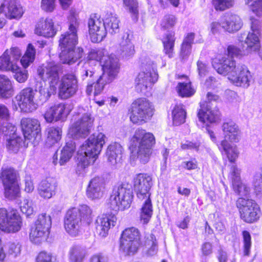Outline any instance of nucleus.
<instances>
[{"label":"nucleus","instance_id":"39","mask_svg":"<svg viewBox=\"0 0 262 262\" xmlns=\"http://www.w3.org/2000/svg\"><path fill=\"white\" fill-rule=\"evenodd\" d=\"M145 247L146 249L145 255L147 256H153L157 253L158 244L155 236L151 233L145 236Z\"/></svg>","mask_w":262,"mask_h":262},{"label":"nucleus","instance_id":"57","mask_svg":"<svg viewBox=\"0 0 262 262\" xmlns=\"http://www.w3.org/2000/svg\"><path fill=\"white\" fill-rule=\"evenodd\" d=\"M94 63L91 61H85L81 70V76L83 80L86 77H92L94 74Z\"/></svg>","mask_w":262,"mask_h":262},{"label":"nucleus","instance_id":"30","mask_svg":"<svg viewBox=\"0 0 262 262\" xmlns=\"http://www.w3.org/2000/svg\"><path fill=\"white\" fill-rule=\"evenodd\" d=\"M102 19L106 33L108 31L114 34L119 31L120 21L116 13L112 11H105L103 15Z\"/></svg>","mask_w":262,"mask_h":262},{"label":"nucleus","instance_id":"59","mask_svg":"<svg viewBox=\"0 0 262 262\" xmlns=\"http://www.w3.org/2000/svg\"><path fill=\"white\" fill-rule=\"evenodd\" d=\"M11 71L14 73V77L19 83L25 82L28 78V71L25 69H21L17 66L16 69Z\"/></svg>","mask_w":262,"mask_h":262},{"label":"nucleus","instance_id":"51","mask_svg":"<svg viewBox=\"0 0 262 262\" xmlns=\"http://www.w3.org/2000/svg\"><path fill=\"white\" fill-rule=\"evenodd\" d=\"M78 210V216L81 218V222L83 221L86 224H89L92 221V210L86 205H81Z\"/></svg>","mask_w":262,"mask_h":262},{"label":"nucleus","instance_id":"8","mask_svg":"<svg viewBox=\"0 0 262 262\" xmlns=\"http://www.w3.org/2000/svg\"><path fill=\"white\" fill-rule=\"evenodd\" d=\"M213 141L220 142L221 147L225 151L229 160L234 162L238 157V152L235 146H232L228 142H237L239 140L237 132H208Z\"/></svg>","mask_w":262,"mask_h":262},{"label":"nucleus","instance_id":"5","mask_svg":"<svg viewBox=\"0 0 262 262\" xmlns=\"http://www.w3.org/2000/svg\"><path fill=\"white\" fill-rule=\"evenodd\" d=\"M60 71V66L54 61L47 62L38 68L37 74L39 77L43 81H49L48 88L43 86L42 83H39L38 88H36L35 91H38L40 94L39 98L41 101L46 102L52 95L56 93L59 81Z\"/></svg>","mask_w":262,"mask_h":262},{"label":"nucleus","instance_id":"64","mask_svg":"<svg viewBox=\"0 0 262 262\" xmlns=\"http://www.w3.org/2000/svg\"><path fill=\"white\" fill-rule=\"evenodd\" d=\"M55 257L50 252L41 251L36 257V262H54Z\"/></svg>","mask_w":262,"mask_h":262},{"label":"nucleus","instance_id":"40","mask_svg":"<svg viewBox=\"0 0 262 262\" xmlns=\"http://www.w3.org/2000/svg\"><path fill=\"white\" fill-rule=\"evenodd\" d=\"M186 113L181 104L176 105L172 110L173 124L179 125L185 121Z\"/></svg>","mask_w":262,"mask_h":262},{"label":"nucleus","instance_id":"12","mask_svg":"<svg viewBox=\"0 0 262 262\" xmlns=\"http://www.w3.org/2000/svg\"><path fill=\"white\" fill-rule=\"evenodd\" d=\"M141 245L140 233L135 227L125 229L121 234L120 248L127 255H133Z\"/></svg>","mask_w":262,"mask_h":262},{"label":"nucleus","instance_id":"42","mask_svg":"<svg viewBox=\"0 0 262 262\" xmlns=\"http://www.w3.org/2000/svg\"><path fill=\"white\" fill-rule=\"evenodd\" d=\"M141 209L140 219L144 224L148 222L152 214V206L150 197L144 199Z\"/></svg>","mask_w":262,"mask_h":262},{"label":"nucleus","instance_id":"63","mask_svg":"<svg viewBox=\"0 0 262 262\" xmlns=\"http://www.w3.org/2000/svg\"><path fill=\"white\" fill-rule=\"evenodd\" d=\"M4 246L5 249H8L9 254L16 256L20 252V245L18 243L9 242L4 244Z\"/></svg>","mask_w":262,"mask_h":262},{"label":"nucleus","instance_id":"36","mask_svg":"<svg viewBox=\"0 0 262 262\" xmlns=\"http://www.w3.org/2000/svg\"><path fill=\"white\" fill-rule=\"evenodd\" d=\"M10 114L7 107L0 104V131H16V126L9 121Z\"/></svg>","mask_w":262,"mask_h":262},{"label":"nucleus","instance_id":"7","mask_svg":"<svg viewBox=\"0 0 262 262\" xmlns=\"http://www.w3.org/2000/svg\"><path fill=\"white\" fill-rule=\"evenodd\" d=\"M133 196L131 185L122 184L113 189L108 205L115 211L124 210L130 207Z\"/></svg>","mask_w":262,"mask_h":262},{"label":"nucleus","instance_id":"41","mask_svg":"<svg viewBox=\"0 0 262 262\" xmlns=\"http://www.w3.org/2000/svg\"><path fill=\"white\" fill-rule=\"evenodd\" d=\"M194 35V33H189L187 34L184 39L181 48V56L184 59L187 58L191 53Z\"/></svg>","mask_w":262,"mask_h":262},{"label":"nucleus","instance_id":"19","mask_svg":"<svg viewBox=\"0 0 262 262\" xmlns=\"http://www.w3.org/2000/svg\"><path fill=\"white\" fill-rule=\"evenodd\" d=\"M250 20L251 31L248 33L245 41L247 45L246 49L249 53L259 51L261 48L260 41L261 23L253 16L251 17Z\"/></svg>","mask_w":262,"mask_h":262},{"label":"nucleus","instance_id":"10","mask_svg":"<svg viewBox=\"0 0 262 262\" xmlns=\"http://www.w3.org/2000/svg\"><path fill=\"white\" fill-rule=\"evenodd\" d=\"M51 224L50 215L46 213L39 214L30 229L29 238L31 242L35 244H39L46 241Z\"/></svg>","mask_w":262,"mask_h":262},{"label":"nucleus","instance_id":"52","mask_svg":"<svg viewBox=\"0 0 262 262\" xmlns=\"http://www.w3.org/2000/svg\"><path fill=\"white\" fill-rule=\"evenodd\" d=\"M61 138L60 132H48L45 145L47 147H51L58 144Z\"/></svg>","mask_w":262,"mask_h":262},{"label":"nucleus","instance_id":"15","mask_svg":"<svg viewBox=\"0 0 262 262\" xmlns=\"http://www.w3.org/2000/svg\"><path fill=\"white\" fill-rule=\"evenodd\" d=\"M0 178L5 187L6 195L11 199L17 196L20 191L16 171L12 168H3Z\"/></svg>","mask_w":262,"mask_h":262},{"label":"nucleus","instance_id":"6","mask_svg":"<svg viewBox=\"0 0 262 262\" xmlns=\"http://www.w3.org/2000/svg\"><path fill=\"white\" fill-rule=\"evenodd\" d=\"M141 70L135 79L137 91L145 93L157 81L158 74L156 66L150 57L143 55L140 58Z\"/></svg>","mask_w":262,"mask_h":262},{"label":"nucleus","instance_id":"56","mask_svg":"<svg viewBox=\"0 0 262 262\" xmlns=\"http://www.w3.org/2000/svg\"><path fill=\"white\" fill-rule=\"evenodd\" d=\"M20 209L22 213L27 216L32 214L34 212V204L33 202L28 199H24L20 203Z\"/></svg>","mask_w":262,"mask_h":262},{"label":"nucleus","instance_id":"23","mask_svg":"<svg viewBox=\"0 0 262 262\" xmlns=\"http://www.w3.org/2000/svg\"><path fill=\"white\" fill-rule=\"evenodd\" d=\"M81 218L78 216L77 208L69 209L64 218V228L71 235L76 236L80 232L81 226Z\"/></svg>","mask_w":262,"mask_h":262},{"label":"nucleus","instance_id":"13","mask_svg":"<svg viewBox=\"0 0 262 262\" xmlns=\"http://www.w3.org/2000/svg\"><path fill=\"white\" fill-rule=\"evenodd\" d=\"M22 220L16 210L8 211L4 208L0 209V230L6 233H14L20 230Z\"/></svg>","mask_w":262,"mask_h":262},{"label":"nucleus","instance_id":"43","mask_svg":"<svg viewBox=\"0 0 262 262\" xmlns=\"http://www.w3.org/2000/svg\"><path fill=\"white\" fill-rule=\"evenodd\" d=\"M17 65L14 61L11 60L8 50L0 56V70L2 71H12L16 69Z\"/></svg>","mask_w":262,"mask_h":262},{"label":"nucleus","instance_id":"32","mask_svg":"<svg viewBox=\"0 0 262 262\" xmlns=\"http://www.w3.org/2000/svg\"><path fill=\"white\" fill-rule=\"evenodd\" d=\"M242 26V20L237 15L229 14L222 18V28L225 31L234 33L238 31Z\"/></svg>","mask_w":262,"mask_h":262},{"label":"nucleus","instance_id":"18","mask_svg":"<svg viewBox=\"0 0 262 262\" xmlns=\"http://www.w3.org/2000/svg\"><path fill=\"white\" fill-rule=\"evenodd\" d=\"M60 98L66 99L73 96L78 89L77 76L72 73L64 75L57 85Z\"/></svg>","mask_w":262,"mask_h":262},{"label":"nucleus","instance_id":"29","mask_svg":"<svg viewBox=\"0 0 262 262\" xmlns=\"http://www.w3.org/2000/svg\"><path fill=\"white\" fill-rule=\"evenodd\" d=\"M104 190V184L103 180L99 177L92 179L87 188V195L93 200L102 197Z\"/></svg>","mask_w":262,"mask_h":262},{"label":"nucleus","instance_id":"4","mask_svg":"<svg viewBox=\"0 0 262 262\" xmlns=\"http://www.w3.org/2000/svg\"><path fill=\"white\" fill-rule=\"evenodd\" d=\"M156 144L154 135L150 132H135L129 141V149L132 163L138 160L142 164L147 163Z\"/></svg>","mask_w":262,"mask_h":262},{"label":"nucleus","instance_id":"28","mask_svg":"<svg viewBox=\"0 0 262 262\" xmlns=\"http://www.w3.org/2000/svg\"><path fill=\"white\" fill-rule=\"evenodd\" d=\"M207 105L206 108L201 109L198 116L199 121L202 124L203 128L206 127V129L209 131L207 127L209 126V123L215 122L219 120L220 117V113L217 110H212Z\"/></svg>","mask_w":262,"mask_h":262},{"label":"nucleus","instance_id":"58","mask_svg":"<svg viewBox=\"0 0 262 262\" xmlns=\"http://www.w3.org/2000/svg\"><path fill=\"white\" fill-rule=\"evenodd\" d=\"M177 23V18L171 14L165 15L161 21V27L164 29H170L173 27Z\"/></svg>","mask_w":262,"mask_h":262},{"label":"nucleus","instance_id":"48","mask_svg":"<svg viewBox=\"0 0 262 262\" xmlns=\"http://www.w3.org/2000/svg\"><path fill=\"white\" fill-rule=\"evenodd\" d=\"M35 53L34 47L31 44H29L25 54L20 60L21 65L24 68L28 67L34 61Z\"/></svg>","mask_w":262,"mask_h":262},{"label":"nucleus","instance_id":"20","mask_svg":"<svg viewBox=\"0 0 262 262\" xmlns=\"http://www.w3.org/2000/svg\"><path fill=\"white\" fill-rule=\"evenodd\" d=\"M88 132H68L66 145L61 150L59 163L60 165L65 164L72 158L76 149L75 143L72 141L84 139Z\"/></svg>","mask_w":262,"mask_h":262},{"label":"nucleus","instance_id":"61","mask_svg":"<svg viewBox=\"0 0 262 262\" xmlns=\"http://www.w3.org/2000/svg\"><path fill=\"white\" fill-rule=\"evenodd\" d=\"M234 192L241 195H246L250 191V188L240 181L232 185Z\"/></svg>","mask_w":262,"mask_h":262},{"label":"nucleus","instance_id":"11","mask_svg":"<svg viewBox=\"0 0 262 262\" xmlns=\"http://www.w3.org/2000/svg\"><path fill=\"white\" fill-rule=\"evenodd\" d=\"M35 93L31 88L22 90L13 100L15 109L19 108L20 111L24 113H30L36 110L38 105L34 99Z\"/></svg>","mask_w":262,"mask_h":262},{"label":"nucleus","instance_id":"45","mask_svg":"<svg viewBox=\"0 0 262 262\" xmlns=\"http://www.w3.org/2000/svg\"><path fill=\"white\" fill-rule=\"evenodd\" d=\"M69 254L70 262H83L86 255V251L80 246H74L70 249Z\"/></svg>","mask_w":262,"mask_h":262},{"label":"nucleus","instance_id":"60","mask_svg":"<svg viewBox=\"0 0 262 262\" xmlns=\"http://www.w3.org/2000/svg\"><path fill=\"white\" fill-rule=\"evenodd\" d=\"M253 184L256 191H261L262 189V167L256 171L253 177Z\"/></svg>","mask_w":262,"mask_h":262},{"label":"nucleus","instance_id":"17","mask_svg":"<svg viewBox=\"0 0 262 262\" xmlns=\"http://www.w3.org/2000/svg\"><path fill=\"white\" fill-rule=\"evenodd\" d=\"M115 61H108L103 64L102 74L96 83H94V95H99L103 90L105 85L112 82L116 78L119 71H117Z\"/></svg>","mask_w":262,"mask_h":262},{"label":"nucleus","instance_id":"25","mask_svg":"<svg viewBox=\"0 0 262 262\" xmlns=\"http://www.w3.org/2000/svg\"><path fill=\"white\" fill-rule=\"evenodd\" d=\"M87 61H91L95 66L98 61H100L103 71V64L108 61H115L117 64V71H119L118 59L114 55H108L104 49H92L89 52Z\"/></svg>","mask_w":262,"mask_h":262},{"label":"nucleus","instance_id":"16","mask_svg":"<svg viewBox=\"0 0 262 262\" xmlns=\"http://www.w3.org/2000/svg\"><path fill=\"white\" fill-rule=\"evenodd\" d=\"M241 218L247 223H253L259 218L260 209L256 203L250 199L239 198L237 201Z\"/></svg>","mask_w":262,"mask_h":262},{"label":"nucleus","instance_id":"26","mask_svg":"<svg viewBox=\"0 0 262 262\" xmlns=\"http://www.w3.org/2000/svg\"><path fill=\"white\" fill-rule=\"evenodd\" d=\"M117 48L118 54L124 58L133 57L135 53L134 45L127 33H124L118 38Z\"/></svg>","mask_w":262,"mask_h":262},{"label":"nucleus","instance_id":"35","mask_svg":"<svg viewBox=\"0 0 262 262\" xmlns=\"http://www.w3.org/2000/svg\"><path fill=\"white\" fill-rule=\"evenodd\" d=\"M122 147L116 142L110 144L107 149L106 154L108 161L113 165L120 162L122 158Z\"/></svg>","mask_w":262,"mask_h":262},{"label":"nucleus","instance_id":"22","mask_svg":"<svg viewBox=\"0 0 262 262\" xmlns=\"http://www.w3.org/2000/svg\"><path fill=\"white\" fill-rule=\"evenodd\" d=\"M151 178L146 174L140 173L134 178V188L137 197L141 200L150 196Z\"/></svg>","mask_w":262,"mask_h":262},{"label":"nucleus","instance_id":"27","mask_svg":"<svg viewBox=\"0 0 262 262\" xmlns=\"http://www.w3.org/2000/svg\"><path fill=\"white\" fill-rule=\"evenodd\" d=\"M69 111L66 110L64 103H58L49 108L44 115L45 120L48 122L57 121L66 117Z\"/></svg>","mask_w":262,"mask_h":262},{"label":"nucleus","instance_id":"2","mask_svg":"<svg viewBox=\"0 0 262 262\" xmlns=\"http://www.w3.org/2000/svg\"><path fill=\"white\" fill-rule=\"evenodd\" d=\"M68 20V31L61 34L59 40L61 50L59 58L62 63L72 64L82 57L83 49L76 48L78 43L77 30L79 26L77 16L71 13Z\"/></svg>","mask_w":262,"mask_h":262},{"label":"nucleus","instance_id":"62","mask_svg":"<svg viewBox=\"0 0 262 262\" xmlns=\"http://www.w3.org/2000/svg\"><path fill=\"white\" fill-rule=\"evenodd\" d=\"M244 238V252L245 255H249L251 246V236L249 232L244 231L243 232Z\"/></svg>","mask_w":262,"mask_h":262},{"label":"nucleus","instance_id":"49","mask_svg":"<svg viewBox=\"0 0 262 262\" xmlns=\"http://www.w3.org/2000/svg\"><path fill=\"white\" fill-rule=\"evenodd\" d=\"M177 90L179 95L182 97H190L195 93V91L191 87L190 82L179 83L177 87Z\"/></svg>","mask_w":262,"mask_h":262},{"label":"nucleus","instance_id":"1","mask_svg":"<svg viewBox=\"0 0 262 262\" xmlns=\"http://www.w3.org/2000/svg\"><path fill=\"white\" fill-rule=\"evenodd\" d=\"M228 55L219 58L218 67H215L217 73L226 76L231 83L237 86L247 88L250 84L252 75L247 66L244 64H236L235 60L230 56L241 57L249 54L245 49H241L234 46H229L227 48Z\"/></svg>","mask_w":262,"mask_h":262},{"label":"nucleus","instance_id":"47","mask_svg":"<svg viewBox=\"0 0 262 262\" xmlns=\"http://www.w3.org/2000/svg\"><path fill=\"white\" fill-rule=\"evenodd\" d=\"M63 9H67L71 4L72 0H59ZM55 7V0H42L41 9L46 12H52Z\"/></svg>","mask_w":262,"mask_h":262},{"label":"nucleus","instance_id":"3","mask_svg":"<svg viewBox=\"0 0 262 262\" xmlns=\"http://www.w3.org/2000/svg\"><path fill=\"white\" fill-rule=\"evenodd\" d=\"M107 138L102 132H94L81 146L78 152L76 173L82 174L100 154Z\"/></svg>","mask_w":262,"mask_h":262},{"label":"nucleus","instance_id":"9","mask_svg":"<svg viewBox=\"0 0 262 262\" xmlns=\"http://www.w3.org/2000/svg\"><path fill=\"white\" fill-rule=\"evenodd\" d=\"M154 111V105L148 99H137L132 104L130 120L134 124H141L152 117Z\"/></svg>","mask_w":262,"mask_h":262},{"label":"nucleus","instance_id":"21","mask_svg":"<svg viewBox=\"0 0 262 262\" xmlns=\"http://www.w3.org/2000/svg\"><path fill=\"white\" fill-rule=\"evenodd\" d=\"M89 32L93 42L101 41L106 35L102 18L94 14L90 16L88 21Z\"/></svg>","mask_w":262,"mask_h":262},{"label":"nucleus","instance_id":"24","mask_svg":"<svg viewBox=\"0 0 262 262\" xmlns=\"http://www.w3.org/2000/svg\"><path fill=\"white\" fill-rule=\"evenodd\" d=\"M24 13L22 7L15 0H5L0 6V18H20Z\"/></svg>","mask_w":262,"mask_h":262},{"label":"nucleus","instance_id":"55","mask_svg":"<svg viewBox=\"0 0 262 262\" xmlns=\"http://www.w3.org/2000/svg\"><path fill=\"white\" fill-rule=\"evenodd\" d=\"M252 11L257 16H262V0H245Z\"/></svg>","mask_w":262,"mask_h":262},{"label":"nucleus","instance_id":"31","mask_svg":"<svg viewBox=\"0 0 262 262\" xmlns=\"http://www.w3.org/2000/svg\"><path fill=\"white\" fill-rule=\"evenodd\" d=\"M35 32L36 34L46 37H52L56 33L54 28L52 18H47L40 20L36 25Z\"/></svg>","mask_w":262,"mask_h":262},{"label":"nucleus","instance_id":"54","mask_svg":"<svg viewBox=\"0 0 262 262\" xmlns=\"http://www.w3.org/2000/svg\"><path fill=\"white\" fill-rule=\"evenodd\" d=\"M228 178L231 182L232 185L235 183H238L241 181V169L235 165L233 164L231 165Z\"/></svg>","mask_w":262,"mask_h":262},{"label":"nucleus","instance_id":"33","mask_svg":"<svg viewBox=\"0 0 262 262\" xmlns=\"http://www.w3.org/2000/svg\"><path fill=\"white\" fill-rule=\"evenodd\" d=\"M116 217L102 215L98 216L96 221V228L98 234L103 237L106 236L111 226H114Z\"/></svg>","mask_w":262,"mask_h":262},{"label":"nucleus","instance_id":"50","mask_svg":"<svg viewBox=\"0 0 262 262\" xmlns=\"http://www.w3.org/2000/svg\"><path fill=\"white\" fill-rule=\"evenodd\" d=\"M126 10L132 14L133 19L137 20L138 16V2L137 0H123Z\"/></svg>","mask_w":262,"mask_h":262},{"label":"nucleus","instance_id":"14","mask_svg":"<svg viewBox=\"0 0 262 262\" xmlns=\"http://www.w3.org/2000/svg\"><path fill=\"white\" fill-rule=\"evenodd\" d=\"M21 134L23 137L14 132L12 137L7 140V147L10 152H17L20 146L27 147L29 142L35 146L41 139L40 132H21Z\"/></svg>","mask_w":262,"mask_h":262},{"label":"nucleus","instance_id":"46","mask_svg":"<svg viewBox=\"0 0 262 262\" xmlns=\"http://www.w3.org/2000/svg\"><path fill=\"white\" fill-rule=\"evenodd\" d=\"M175 39L172 33L166 34L162 39V43L164 47V52L168 57L172 58L173 56V48Z\"/></svg>","mask_w":262,"mask_h":262},{"label":"nucleus","instance_id":"53","mask_svg":"<svg viewBox=\"0 0 262 262\" xmlns=\"http://www.w3.org/2000/svg\"><path fill=\"white\" fill-rule=\"evenodd\" d=\"M235 0H212V4L217 11H223L233 7Z\"/></svg>","mask_w":262,"mask_h":262},{"label":"nucleus","instance_id":"37","mask_svg":"<svg viewBox=\"0 0 262 262\" xmlns=\"http://www.w3.org/2000/svg\"><path fill=\"white\" fill-rule=\"evenodd\" d=\"M93 120L88 114H84L82 117L71 125V131H90L92 126Z\"/></svg>","mask_w":262,"mask_h":262},{"label":"nucleus","instance_id":"44","mask_svg":"<svg viewBox=\"0 0 262 262\" xmlns=\"http://www.w3.org/2000/svg\"><path fill=\"white\" fill-rule=\"evenodd\" d=\"M21 131H40L39 122L35 119L23 118L20 121Z\"/></svg>","mask_w":262,"mask_h":262},{"label":"nucleus","instance_id":"38","mask_svg":"<svg viewBox=\"0 0 262 262\" xmlns=\"http://www.w3.org/2000/svg\"><path fill=\"white\" fill-rule=\"evenodd\" d=\"M14 91L10 79L6 76L0 75V96L8 98L13 95Z\"/></svg>","mask_w":262,"mask_h":262},{"label":"nucleus","instance_id":"34","mask_svg":"<svg viewBox=\"0 0 262 262\" xmlns=\"http://www.w3.org/2000/svg\"><path fill=\"white\" fill-rule=\"evenodd\" d=\"M56 184L52 178L43 180L39 183L37 190L39 195L44 199H50L55 193Z\"/></svg>","mask_w":262,"mask_h":262}]
</instances>
